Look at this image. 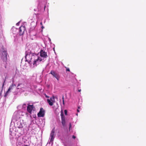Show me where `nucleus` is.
<instances>
[{"label":"nucleus","mask_w":146,"mask_h":146,"mask_svg":"<svg viewBox=\"0 0 146 146\" xmlns=\"http://www.w3.org/2000/svg\"><path fill=\"white\" fill-rule=\"evenodd\" d=\"M17 30H18V29H17L15 27H13L12 29L13 33L15 34H18V32H17Z\"/></svg>","instance_id":"nucleus-13"},{"label":"nucleus","mask_w":146,"mask_h":146,"mask_svg":"<svg viewBox=\"0 0 146 146\" xmlns=\"http://www.w3.org/2000/svg\"><path fill=\"white\" fill-rule=\"evenodd\" d=\"M25 30V28L24 26H21L20 27L19 29L17 30V32H18L19 35H21L23 34Z\"/></svg>","instance_id":"nucleus-6"},{"label":"nucleus","mask_w":146,"mask_h":146,"mask_svg":"<svg viewBox=\"0 0 146 146\" xmlns=\"http://www.w3.org/2000/svg\"><path fill=\"white\" fill-rule=\"evenodd\" d=\"M54 132L55 131L54 129H52L50 135V143H53V142L55 137V135H54Z\"/></svg>","instance_id":"nucleus-5"},{"label":"nucleus","mask_w":146,"mask_h":146,"mask_svg":"<svg viewBox=\"0 0 146 146\" xmlns=\"http://www.w3.org/2000/svg\"><path fill=\"white\" fill-rule=\"evenodd\" d=\"M40 57L37 56V58L36 59V61L35 62V64H39V63L42 61L43 62L44 61L45 58H46L48 57L46 53L43 50H41L40 51Z\"/></svg>","instance_id":"nucleus-3"},{"label":"nucleus","mask_w":146,"mask_h":146,"mask_svg":"<svg viewBox=\"0 0 146 146\" xmlns=\"http://www.w3.org/2000/svg\"><path fill=\"white\" fill-rule=\"evenodd\" d=\"M36 35V34H35V35Z\"/></svg>","instance_id":"nucleus-34"},{"label":"nucleus","mask_w":146,"mask_h":146,"mask_svg":"<svg viewBox=\"0 0 146 146\" xmlns=\"http://www.w3.org/2000/svg\"><path fill=\"white\" fill-rule=\"evenodd\" d=\"M46 98H47L49 97H48V96H46Z\"/></svg>","instance_id":"nucleus-29"},{"label":"nucleus","mask_w":146,"mask_h":146,"mask_svg":"<svg viewBox=\"0 0 146 146\" xmlns=\"http://www.w3.org/2000/svg\"><path fill=\"white\" fill-rule=\"evenodd\" d=\"M28 106L27 108V111L30 114L31 113L32 111L33 110H34L35 109V107L33 105H29L28 104H27Z\"/></svg>","instance_id":"nucleus-7"},{"label":"nucleus","mask_w":146,"mask_h":146,"mask_svg":"<svg viewBox=\"0 0 146 146\" xmlns=\"http://www.w3.org/2000/svg\"><path fill=\"white\" fill-rule=\"evenodd\" d=\"M80 106H78V109H80Z\"/></svg>","instance_id":"nucleus-26"},{"label":"nucleus","mask_w":146,"mask_h":146,"mask_svg":"<svg viewBox=\"0 0 146 146\" xmlns=\"http://www.w3.org/2000/svg\"><path fill=\"white\" fill-rule=\"evenodd\" d=\"M48 39V40H49V42H50L51 41V39H50L49 38Z\"/></svg>","instance_id":"nucleus-21"},{"label":"nucleus","mask_w":146,"mask_h":146,"mask_svg":"<svg viewBox=\"0 0 146 146\" xmlns=\"http://www.w3.org/2000/svg\"><path fill=\"white\" fill-rule=\"evenodd\" d=\"M72 137L74 139H75L76 138V137L74 135H73L72 136Z\"/></svg>","instance_id":"nucleus-17"},{"label":"nucleus","mask_w":146,"mask_h":146,"mask_svg":"<svg viewBox=\"0 0 146 146\" xmlns=\"http://www.w3.org/2000/svg\"><path fill=\"white\" fill-rule=\"evenodd\" d=\"M40 25H42V22H41V23H40Z\"/></svg>","instance_id":"nucleus-30"},{"label":"nucleus","mask_w":146,"mask_h":146,"mask_svg":"<svg viewBox=\"0 0 146 146\" xmlns=\"http://www.w3.org/2000/svg\"><path fill=\"white\" fill-rule=\"evenodd\" d=\"M50 74H51L58 81L59 80L60 76L58 73L55 72L54 70H52L51 71Z\"/></svg>","instance_id":"nucleus-4"},{"label":"nucleus","mask_w":146,"mask_h":146,"mask_svg":"<svg viewBox=\"0 0 146 146\" xmlns=\"http://www.w3.org/2000/svg\"><path fill=\"white\" fill-rule=\"evenodd\" d=\"M62 100H64V96H62Z\"/></svg>","instance_id":"nucleus-22"},{"label":"nucleus","mask_w":146,"mask_h":146,"mask_svg":"<svg viewBox=\"0 0 146 146\" xmlns=\"http://www.w3.org/2000/svg\"><path fill=\"white\" fill-rule=\"evenodd\" d=\"M53 50H54H54H54V48H53Z\"/></svg>","instance_id":"nucleus-32"},{"label":"nucleus","mask_w":146,"mask_h":146,"mask_svg":"<svg viewBox=\"0 0 146 146\" xmlns=\"http://www.w3.org/2000/svg\"><path fill=\"white\" fill-rule=\"evenodd\" d=\"M63 102V104L64 105V100H62Z\"/></svg>","instance_id":"nucleus-20"},{"label":"nucleus","mask_w":146,"mask_h":146,"mask_svg":"<svg viewBox=\"0 0 146 146\" xmlns=\"http://www.w3.org/2000/svg\"><path fill=\"white\" fill-rule=\"evenodd\" d=\"M81 91V89H80V90H78V91L79 92H80Z\"/></svg>","instance_id":"nucleus-25"},{"label":"nucleus","mask_w":146,"mask_h":146,"mask_svg":"<svg viewBox=\"0 0 146 146\" xmlns=\"http://www.w3.org/2000/svg\"><path fill=\"white\" fill-rule=\"evenodd\" d=\"M44 115V110L42 108H40L39 112L38 113L39 117H43Z\"/></svg>","instance_id":"nucleus-11"},{"label":"nucleus","mask_w":146,"mask_h":146,"mask_svg":"<svg viewBox=\"0 0 146 146\" xmlns=\"http://www.w3.org/2000/svg\"><path fill=\"white\" fill-rule=\"evenodd\" d=\"M12 79H13V81H12L13 82H13H14V80H13V78H12Z\"/></svg>","instance_id":"nucleus-24"},{"label":"nucleus","mask_w":146,"mask_h":146,"mask_svg":"<svg viewBox=\"0 0 146 146\" xmlns=\"http://www.w3.org/2000/svg\"><path fill=\"white\" fill-rule=\"evenodd\" d=\"M64 113H65V114L66 115H67V111L66 110H65L64 111Z\"/></svg>","instance_id":"nucleus-15"},{"label":"nucleus","mask_w":146,"mask_h":146,"mask_svg":"<svg viewBox=\"0 0 146 146\" xmlns=\"http://www.w3.org/2000/svg\"><path fill=\"white\" fill-rule=\"evenodd\" d=\"M54 97L51 98L50 99H47V101L48 103L50 106H52L53 104V102L54 101Z\"/></svg>","instance_id":"nucleus-12"},{"label":"nucleus","mask_w":146,"mask_h":146,"mask_svg":"<svg viewBox=\"0 0 146 146\" xmlns=\"http://www.w3.org/2000/svg\"><path fill=\"white\" fill-rule=\"evenodd\" d=\"M42 29H43V28H44V27L43 26H42Z\"/></svg>","instance_id":"nucleus-27"},{"label":"nucleus","mask_w":146,"mask_h":146,"mask_svg":"<svg viewBox=\"0 0 146 146\" xmlns=\"http://www.w3.org/2000/svg\"><path fill=\"white\" fill-rule=\"evenodd\" d=\"M25 58L26 61H27L30 64H32L33 62L34 67L36 66L38 64H35V62L37 58V55L35 53L34 50L33 49L31 45H29L26 48Z\"/></svg>","instance_id":"nucleus-1"},{"label":"nucleus","mask_w":146,"mask_h":146,"mask_svg":"<svg viewBox=\"0 0 146 146\" xmlns=\"http://www.w3.org/2000/svg\"><path fill=\"white\" fill-rule=\"evenodd\" d=\"M14 86H15V85L13 84L12 85L10 86L8 90L4 95L5 97H6L8 96L9 94L11 92V90L13 89V88Z\"/></svg>","instance_id":"nucleus-9"},{"label":"nucleus","mask_w":146,"mask_h":146,"mask_svg":"<svg viewBox=\"0 0 146 146\" xmlns=\"http://www.w3.org/2000/svg\"><path fill=\"white\" fill-rule=\"evenodd\" d=\"M66 71H69V72L70 71V69L68 68H67L66 69Z\"/></svg>","instance_id":"nucleus-18"},{"label":"nucleus","mask_w":146,"mask_h":146,"mask_svg":"<svg viewBox=\"0 0 146 146\" xmlns=\"http://www.w3.org/2000/svg\"><path fill=\"white\" fill-rule=\"evenodd\" d=\"M61 123L62 124L64 127H65L66 126V121L63 112H61Z\"/></svg>","instance_id":"nucleus-8"},{"label":"nucleus","mask_w":146,"mask_h":146,"mask_svg":"<svg viewBox=\"0 0 146 146\" xmlns=\"http://www.w3.org/2000/svg\"><path fill=\"white\" fill-rule=\"evenodd\" d=\"M20 113V111H18L14 113L13 116V120L14 121V126L16 128H18L20 129L21 131L23 132L24 129L23 127L24 125L23 121L20 119L21 116L19 115Z\"/></svg>","instance_id":"nucleus-2"},{"label":"nucleus","mask_w":146,"mask_h":146,"mask_svg":"<svg viewBox=\"0 0 146 146\" xmlns=\"http://www.w3.org/2000/svg\"><path fill=\"white\" fill-rule=\"evenodd\" d=\"M77 111L78 112H80V111H79V110L78 109H77Z\"/></svg>","instance_id":"nucleus-23"},{"label":"nucleus","mask_w":146,"mask_h":146,"mask_svg":"<svg viewBox=\"0 0 146 146\" xmlns=\"http://www.w3.org/2000/svg\"><path fill=\"white\" fill-rule=\"evenodd\" d=\"M19 86V84H18L17 85V86Z\"/></svg>","instance_id":"nucleus-31"},{"label":"nucleus","mask_w":146,"mask_h":146,"mask_svg":"<svg viewBox=\"0 0 146 146\" xmlns=\"http://www.w3.org/2000/svg\"><path fill=\"white\" fill-rule=\"evenodd\" d=\"M20 23V22H19L17 23V24H16V25H19V24Z\"/></svg>","instance_id":"nucleus-19"},{"label":"nucleus","mask_w":146,"mask_h":146,"mask_svg":"<svg viewBox=\"0 0 146 146\" xmlns=\"http://www.w3.org/2000/svg\"><path fill=\"white\" fill-rule=\"evenodd\" d=\"M10 132H11V131H11V129H10Z\"/></svg>","instance_id":"nucleus-28"},{"label":"nucleus","mask_w":146,"mask_h":146,"mask_svg":"<svg viewBox=\"0 0 146 146\" xmlns=\"http://www.w3.org/2000/svg\"><path fill=\"white\" fill-rule=\"evenodd\" d=\"M27 104H23L22 105H19L17 107V109L19 110H20L21 109L23 110H25L26 109V108L27 107Z\"/></svg>","instance_id":"nucleus-10"},{"label":"nucleus","mask_w":146,"mask_h":146,"mask_svg":"<svg viewBox=\"0 0 146 146\" xmlns=\"http://www.w3.org/2000/svg\"><path fill=\"white\" fill-rule=\"evenodd\" d=\"M69 131H70V129H71V124L70 123H69Z\"/></svg>","instance_id":"nucleus-14"},{"label":"nucleus","mask_w":146,"mask_h":146,"mask_svg":"<svg viewBox=\"0 0 146 146\" xmlns=\"http://www.w3.org/2000/svg\"><path fill=\"white\" fill-rule=\"evenodd\" d=\"M5 81H6L5 80H4L3 83V84L2 87V88H3V87L5 85Z\"/></svg>","instance_id":"nucleus-16"},{"label":"nucleus","mask_w":146,"mask_h":146,"mask_svg":"<svg viewBox=\"0 0 146 146\" xmlns=\"http://www.w3.org/2000/svg\"><path fill=\"white\" fill-rule=\"evenodd\" d=\"M78 113H77V114H76V115H78Z\"/></svg>","instance_id":"nucleus-33"}]
</instances>
